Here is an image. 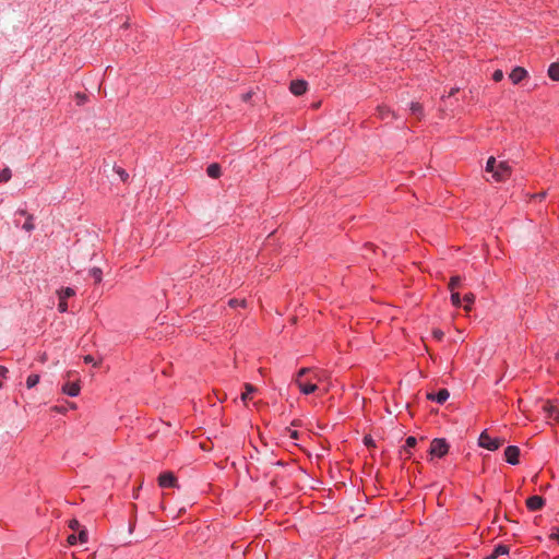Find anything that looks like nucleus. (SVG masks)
I'll return each mask as SVG.
<instances>
[{
  "label": "nucleus",
  "instance_id": "obj_25",
  "mask_svg": "<svg viewBox=\"0 0 559 559\" xmlns=\"http://www.w3.org/2000/svg\"><path fill=\"white\" fill-rule=\"evenodd\" d=\"M463 300L465 301V306H464L465 310L469 311L472 308V305L475 300V296L472 293L465 294L463 297Z\"/></svg>",
  "mask_w": 559,
  "mask_h": 559
},
{
  "label": "nucleus",
  "instance_id": "obj_34",
  "mask_svg": "<svg viewBox=\"0 0 559 559\" xmlns=\"http://www.w3.org/2000/svg\"><path fill=\"white\" fill-rule=\"evenodd\" d=\"M287 431H288V435H289V437H290L292 439H295V440H297V439H298V431H297V430H293V429H289V428H288V429H287Z\"/></svg>",
  "mask_w": 559,
  "mask_h": 559
},
{
  "label": "nucleus",
  "instance_id": "obj_10",
  "mask_svg": "<svg viewBox=\"0 0 559 559\" xmlns=\"http://www.w3.org/2000/svg\"><path fill=\"white\" fill-rule=\"evenodd\" d=\"M307 87H308V83L306 81L295 80V81H292L289 90L294 95L300 96L307 92Z\"/></svg>",
  "mask_w": 559,
  "mask_h": 559
},
{
  "label": "nucleus",
  "instance_id": "obj_2",
  "mask_svg": "<svg viewBox=\"0 0 559 559\" xmlns=\"http://www.w3.org/2000/svg\"><path fill=\"white\" fill-rule=\"evenodd\" d=\"M486 171L491 174V177L497 182L508 180L512 174V169L507 162L497 164L496 158L490 156L486 163Z\"/></svg>",
  "mask_w": 559,
  "mask_h": 559
},
{
  "label": "nucleus",
  "instance_id": "obj_23",
  "mask_svg": "<svg viewBox=\"0 0 559 559\" xmlns=\"http://www.w3.org/2000/svg\"><path fill=\"white\" fill-rule=\"evenodd\" d=\"M12 177L11 169L9 167L0 170V183L8 182Z\"/></svg>",
  "mask_w": 559,
  "mask_h": 559
},
{
  "label": "nucleus",
  "instance_id": "obj_29",
  "mask_svg": "<svg viewBox=\"0 0 559 559\" xmlns=\"http://www.w3.org/2000/svg\"><path fill=\"white\" fill-rule=\"evenodd\" d=\"M451 302L454 307H460L461 306V296L457 292H451Z\"/></svg>",
  "mask_w": 559,
  "mask_h": 559
},
{
  "label": "nucleus",
  "instance_id": "obj_35",
  "mask_svg": "<svg viewBox=\"0 0 559 559\" xmlns=\"http://www.w3.org/2000/svg\"><path fill=\"white\" fill-rule=\"evenodd\" d=\"M433 335H435V337H436L437 340H439V341H440V340H442V337H443V335H444V334H443V332H442V331L437 330V331H435V332H433Z\"/></svg>",
  "mask_w": 559,
  "mask_h": 559
},
{
  "label": "nucleus",
  "instance_id": "obj_24",
  "mask_svg": "<svg viewBox=\"0 0 559 559\" xmlns=\"http://www.w3.org/2000/svg\"><path fill=\"white\" fill-rule=\"evenodd\" d=\"M33 221H34V216L32 214H27L26 221L22 226L23 229H25L26 231L34 230L35 225H34Z\"/></svg>",
  "mask_w": 559,
  "mask_h": 559
},
{
  "label": "nucleus",
  "instance_id": "obj_42",
  "mask_svg": "<svg viewBox=\"0 0 559 559\" xmlns=\"http://www.w3.org/2000/svg\"><path fill=\"white\" fill-rule=\"evenodd\" d=\"M365 442H366V444H369V443H371V440L368 438H365Z\"/></svg>",
  "mask_w": 559,
  "mask_h": 559
},
{
  "label": "nucleus",
  "instance_id": "obj_41",
  "mask_svg": "<svg viewBox=\"0 0 559 559\" xmlns=\"http://www.w3.org/2000/svg\"><path fill=\"white\" fill-rule=\"evenodd\" d=\"M533 198H536V199H539V200H542V199H544V198H545V192H543V193H537V194H534V195H533Z\"/></svg>",
  "mask_w": 559,
  "mask_h": 559
},
{
  "label": "nucleus",
  "instance_id": "obj_4",
  "mask_svg": "<svg viewBox=\"0 0 559 559\" xmlns=\"http://www.w3.org/2000/svg\"><path fill=\"white\" fill-rule=\"evenodd\" d=\"M449 452V444L445 439L436 438L431 441L429 453L436 457H443Z\"/></svg>",
  "mask_w": 559,
  "mask_h": 559
},
{
  "label": "nucleus",
  "instance_id": "obj_15",
  "mask_svg": "<svg viewBox=\"0 0 559 559\" xmlns=\"http://www.w3.org/2000/svg\"><path fill=\"white\" fill-rule=\"evenodd\" d=\"M411 112L413 116H415L418 120H421L424 117V108L420 103L414 102L411 104Z\"/></svg>",
  "mask_w": 559,
  "mask_h": 559
},
{
  "label": "nucleus",
  "instance_id": "obj_12",
  "mask_svg": "<svg viewBox=\"0 0 559 559\" xmlns=\"http://www.w3.org/2000/svg\"><path fill=\"white\" fill-rule=\"evenodd\" d=\"M526 76H527V71L522 67H515L509 75V78L513 84L521 83Z\"/></svg>",
  "mask_w": 559,
  "mask_h": 559
},
{
  "label": "nucleus",
  "instance_id": "obj_13",
  "mask_svg": "<svg viewBox=\"0 0 559 559\" xmlns=\"http://www.w3.org/2000/svg\"><path fill=\"white\" fill-rule=\"evenodd\" d=\"M62 391H63L64 394L74 397V396H78L80 394L81 386H80L79 382H67L62 386Z\"/></svg>",
  "mask_w": 559,
  "mask_h": 559
},
{
  "label": "nucleus",
  "instance_id": "obj_30",
  "mask_svg": "<svg viewBox=\"0 0 559 559\" xmlns=\"http://www.w3.org/2000/svg\"><path fill=\"white\" fill-rule=\"evenodd\" d=\"M246 300L245 299H236V298H233V299H229L228 301V305L231 307V308H236V307H242L245 308L246 307Z\"/></svg>",
  "mask_w": 559,
  "mask_h": 559
},
{
  "label": "nucleus",
  "instance_id": "obj_8",
  "mask_svg": "<svg viewBox=\"0 0 559 559\" xmlns=\"http://www.w3.org/2000/svg\"><path fill=\"white\" fill-rule=\"evenodd\" d=\"M545 506V499L542 496H531L526 499V508L534 512L543 509Z\"/></svg>",
  "mask_w": 559,
  "mask_h": 559
},
{
  "label": "nucleus",
  "instance_id": "obj_7",
  "mask_svg": "<svg viewBox=\"0 0 559 559\" xmlns=\"http://www.w3.org/2000/svg\"><path fill=\"white\" fill-rule=\"evenodd\" d=\"M520 449L516 445H509L504 449V460L511 464H519L520 460Z\"/></svg>",
  "mask_w": 559,
  "mask_h": 559
},
{
  "label": "nucleus",
  "instance_id": "obj_27",
  "mask_svg": "<svg viewBox=\"0 0 559 559\" xmlns=\"http://www.w3.org/2000/svg\"><path fill=\"white\" fill-rule=\"evenodd\" d=\"M115 173L120 177V179L126 182L129 179V174L120 166L114 167Z\"/></svg>",
  "mask_w": 559,
  "mask_h": 559
},
{
  "label": "nucleus",
  "instance_id": "obj_22",
  "mask_svg": "<svg viewBox=\"0 0 559 559\" xmlns=\"http://www.w3.org/2000/svg\"><path fill=\"white\" fill-rule=\"evenodd\" d=\"M462 278L459 275H454L450 278L449 289L454 292L461 285Z\"/></svg>",
  "mask_w": 559,
  "mask_h": 559
},
{
  "label": "nucleus",
  "instance_id": "obj_21",
  "mask_svg": "<svg viewBox=\"0 0 559 559\" xmlns=\"http://www.w3.org/2000/svg\"><path fill=\"white\" fill-rule=\"evenodd\" d=\"M245 389H246V391L242 392L241 400L246 403L249 399H251L250 395H251V393H253L255 391V388L252 384L247 383L245 385Z\"/></svg>",
  "mask_w": 559,
  "mask_h": 559
},
{
  "label": "nucleus",
  "instance_id": "obj_3",
  "mask_svg": "<svg viewBox=\"0 0 559 559\" xmlns=\"http://www.w3.org/2000/svg\"><path fill=\"white\" fill-rule=\"evenodd\" d=\"M504 442L502 438L491 437L487 430H484L478 438V445L489 451L498 450Z\"/></svg>",
  "mask_w": 559,
  "mask_h": 559
},
{
  "label": "nucleus",
  "instance_id": "obj_20",
  "mask_svg": "<svg viewBox=\"0 0 559 559\" xmlns=\"http://www.w3.org/2000/svg\"><path fill=\"white\" fill-rule=\"evenodd\" d=\"M88 275L94 280L95 284H99L103 281V271L99 267L91 269Z\"/></svg>",
  "mask_w": 559,
  "mask_h": 559
},
{
  "label": "nucleus",
  "instance_id": "obj_26",
  "mask_svg": "<svg viewBox=\"0 0 559 559\" xmlns=\"http://www.w3.org/2000/svg\"><path fill=\"white\" fill-rule=\"evenodd\" d=\"M39 382V376L36 373H32L26 379V385L28 389L34 388Z\"/></svg>",
  "mask_w": 559,
  "mask_h": 559
},
{
  "label": "nucleus",
  "instance_id": "obj_36",
  "mask_svg": "<svg viewBox=\"0 0 559 559\" xmlns=\"http://www.w3.org/2000/svg\"><path fill=\"white\" fill-rule=\"evenodd\" d=\"M76 540H78V537L75 535H70L68 537V542H69L70 545L76 544Z\"/></svg>",
  "mask_w": 559,
  "mask_h": 559
},
{
  "label": "nucleus",
  "instance_id": "obj_28",
  "mask_svg": "<svg viewBox=\"0 0 559 559\" xmlns=\"http://www.w3.org/2000/svg\"><path fill=\"white\" fill-rule=\"evenodd\" d=\"M75 100H76V105L82 106L88 100V97L86 94L78 92L75 94Z\"/></svg>",
  "mask_w": 559,
  "mask_h": 559
},
{
  "label": "nucleus",
  "instance_id": "obj_19",
  "mask_svg": "<svg viewBox=\"0 0 559 559\" xmlns=\"http://www.w3.org/2000/svg\"><path fill=\"white\" fill-rule=\"evenodd\" d=\"M75 295V290L71 287H64L58 290V297L59 299L67 300L68 298H71Z\"/></svg>",
  "mask_w": 559,
  "mask_h": 559
},
{
  "label": "nucleus",
  "instance_id": "obj_31",
  "mask_svg": "<svg viewBox=\"0 0 559 559\" xmlns=\"http://www.w3.org/2000/svg\"><path fill=\"white\" fill-rule=\"evenodd\" d=\"M58 310L61 313H64V312L68 311V302H67V300L59 299Z\"/></svg>",
  "mask_w": 559,
  "mask_h": 559
},
{
  "label": "nucleus",
  "instance_id": "obj_33",
  "mask_svg": "<svg viewBox=\"0 0 559 559\" xmlns=\"http://www.w3.org/2000/svg\"><path fill=\"white\" fill-rule=\"evenodd\" d=\"M78 539L81 542V543H86L87 542V533L85 531H81L79 533V536H76Z\"/></svg>",
  "mask_w": 559,
  "mask_h": 559
},
{
  "label": "nucleus",
  "instance_id": "obj_17",
  "mask_svg": "<svg viewBox=\"0 0 559 559\" xmlns=\"http://www.w3.org/2000/svg\"><path fill=\"white\" fill-rule=\"evenodd\" d=\"M417 444V439L413 436H409L406 438L405 440V444H404V451L405 453L407 454V457L411 456V449L415 448Z\"/></svg>",
  "mask_w": 559,
  "mask_h": 559
},
{
  "label": "nucleus",
  "instance_id": "obj_40",
  "mask_svg": "<svg viewBox=\"0 0 559 559\" xmlns=\"http://www.w3.org/2000/svg\"><path fill=\"white\" fill-rule=\"evenodd\" d=\"M79 525V522L76 520L71 521L70 527L74 530Z\"/></svg>",
  "mask_w": 559,
  "mask_h": 559
},
{
  "label": "nucleus",
  "instance_id": "obj_18",
  "mask_svg": "<svg viewBox=\"0 0 559 559\" xmlns=\"http://www.w3.org/2000/svg\"><path fill=\"white\" fill-rule=\"evenodd\" d=\"M548 75L554 81H559V62H554L548 68Z\"/></svg>",
  "mask_w": 559,
  "mask_h": 559
},
{
  "label": "nucleus",
  "instance_id": "obj_38",
  "mask_svg": "<svg viewBox=\"0 0 559 559\" xmlns=\"http://www.w3.org/2000/svg\"><path fill=\"white\" fill-rule=\"evenodd\" d=\"M16 214L27 217V211L26 210H17Z\"/></svg>",
  "mask_w": 559,
  "mask_h": 559
},
{
  "label": "nucleus",
  "instance_id": "obj_9",
  "mask_svg": "<svg viewBox=\"0 0 559 559\" xmlns=\"http://www.w3.org/2000/svg\"><path fill=\"white\" fill-rule=\"evenodd\" d=\"M376 116L382 121H391L395 118L394 111H392L388 106L380 105L376 109Z\"/></svg>",
  "mask_w": 559,
  "mask_h": 559
},
{
  "label": "nucleus",
  "instance_id": "obj_1",
  "mask_svg": "<svg viewBox=\"0 0 559 559\" xmlns=\"http://www.w3.org/2000/svg\"><path fill=\"white\" fill-rule=\"evenodd\" d=\"M318 373L310 368H301L295 378V383L300 392L306 395L313 393L318 389Z\"/></svg>",
  "mask_w": 559,
  "mask_h": 559
},
{
  "label": "nucleus",
  "instance_id": "obj_11",
  "mask_svg": "<svg viewBox=\"0 0 559 559\" xmlns=\"http://www.w3.org/2000/svg\"><path fill=\"white\" fill-rule=\"evenodd\" d=\"M450 393L447 389H440L436 393H427V399L438 404H443L449 399Z\"/></svg>",
  "mask_w": 559,
  "mask_h": 559
},
{
  "label": "nucleus",
  "instance_id": "obj_6",
  "mask_svg": "<svg viewBox=\"0 0 559 559\" xmlns=\"http://www.w3.org/2000/svg\"><path fill=\"white\" fill-rule=\"evenodd\" d=\"M158 486L162 488H174L177 486V478L171 472L162 473L158 476Z\"/></svg>",
  "mask_w": 559,
  "mask_h": 559
},
{
  "label": "nucleus",
  "instance_id": "obj_5",
  "mask_svg": "<svg viewBox=\"0 0 559 559\" xmlns=\"http://www.w3.org/2000/svg\"><path fill=\"white\" fill-rule=\"evenodd\" d=\"M543 411L545 413L546 419L552 421L554 424H558L559 423V408L551 401H547L543 405Z\"/></svg>",
  "mask_w": 559,
  "mask_h": 559
},
{
  "label": "nucleus",
  "instance_id": "obj_14",
  "mask_svg": "<svg viewBox=\"0 0 559 559\" xmlns=\"http://www.w3.org/2000/svg\"><path fill=\"white\" fill-rule=\"evenodd\" d=\"M206 174L213 179H217L222 175L221 166L217 163H213L207 166Z\"/></svg>",
  "mask_w": 559,
  "mask_h": 559
},
{
  "label": "nucleus",
  "instance_id": "obj_39",
  "mask_svg": "<svg viewBox=\"0 0 559 559\" xmlns=\"http://www.w3.org/2000/svg\"><path fill=\"white\" fill-rule=\"evenodd\" d=\"M552 537L559 543V527L552 533Z\"/></svg>",
  "mask_w": 559,
  "mask_h": 559
},
{
  "label": "nucleus",
  "instance_id": "obj_16",
  "mask_svg": "<svg viewBox=\"0 0 559 559\" xmlns=\"http://www.w3.org/2000/svg\"><path fill=\"white\" fill-rule=\"evenodd\" d=\"M509 554V547L507 545H498L492 550V554L487 559H496L499 556Z\"/></svg>",
  "mask_w": 559,
  "mask_h": 559
},
{
  "label": "nucleus",
  "instance_id": "obj_32",
  "mask_svg": "<svg viewBox=\"0 0 559 559\" xmlns=\"http://www.w3.org/2000/svg\"><path fill=\"white\" fill-rule=\"evenodd\" d=\"M503 79V72L502 70H496L493 73H492V80L495 82H500L501 80Z\"/></svg>",
  "mask_w": 559,
  "mask_h": 559
},
{
  "label": "nucleus",
  "instance_id": "obj_37",
  "mask_svg": "<svg viewBox=\"0 0 559 559\" xmlns=\"http://www.w3.org/2000/svg\"><path fill=\"white\" fill-rule=\"evenodd\" d=\"M84 361H85L86 364H91V362H93V361H94V358H93L92 356L87 355V356H85V357H84Z\"/></svg>",
  "mask_w": 559,
  "mask_h": 559
}]
</instances>
